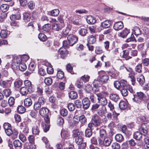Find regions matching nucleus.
<instances>
[{
    "instance_id": "52",
    "label": "nucleus",
    "mask_w": 149,
    "mask_h": 149,
    "mask_svg": "<svg viewBox=\"0 0 149 149\" xmlns=\"http://www.w3.org/2000/svg\"><path fill=\"white\" fill-rule=\"evenodd\" d=\"M28 139L29 142L32 143H34L35 137L32 135H29L28 137Z\"/></svg>"
},
{
    "instance_id": "59",
    "label": "nucleus",
    "mask_w": 149,
    "mask_h": 149,
    "mask_svg": "<svg viewBox=\"0 0 149 149\" xmlns=\"http://www.w3.org/2000/svg\"><path fill=\"white\" fill-rule=\"evenodd\" d=\"M22 84V81L21 80H18L14 83V86L16 88H18L21 86Z\"/></svg>"
},
{
    "instance_id": "3",
    "label": "nucleus",
    "mask_w": 149,
    "mask_h": 149,
    "mask_svg": "<svg viewBox=\"0 0 149 149\" xmlns=\"http://www.w3.org/2000/svg\"><path fill=\"white\" fill-rule=\"evenodd\" d=\"M98 74L100 76V80L102 83H106L109 79V76L103 71L99 72Z\"/></svg>"
},
{
    "instance_id": "14",
    "label": "nucleus",
    "mask_w": 149,
    "mask_h": 149,
    "mask_svg": "<svg viewBox=\"0 0 149 149\" xmlns=\"http://www.w3.org/2000/svg\"><path fill=\"white\" fill-rule=\"evenodd\" d=\"M22 60L21 56H14L13 58L12 61V63H16L17 64H19L22 62Z\"/></svg>"
},
{
    "instance_id": "11",
    "label": "nucleus",
    "mask_w": 149,
    "mask_h": 149,
    "mask_svg": "<svg viewBox=\"0 0 149 149\" xmlns=\"http://www.w3.org/2000/svg\"><path fill=\"white\" fill-rule=\"evenodd\" d=\"M49 112V110L45 107H42L39 110L40 114L42 116H46Z\"/></svg>"
},
{
    "instance_id": "40",
    "label": "nucleus",
    "mask_w": 149,
    "mask_h": 149,
    "mask_svg": "<svg viewBox=\"0 0 149 149\" xmlns=\"http://www.w3.org/2000/svg\"><path fill=\"white\" fill-rule=\"evenodd\" d=\"M0 86L3 88H7L9 86V84L6 81L1 79L0 80Z\"/></svg>"
},
{
    "instance_id": "61",
    "label": "nucleus",
    "mask_w": 149,
    "mask_h": 149,
    "mask_svg": "<svg viewBox=\"0 0 149 149\" xmlns=\"http://www.w3.org/2000/svg\"><path fill=\"white\" fill-rule=\"evenodd\" d=\"M36 92L39 95H41L43 93V88L41 86H38L37 88Z\"/></svg>"
},
{
    "instance_id": "48",
    "label": "nucleus",
    "mask_w": 149,
    "mask_h": 149,
    "mask_svg": "<svg viewBox=\"0 0 149 149\" xmlns=\"http://www.w3.org/2000/svg\"><path fill=\"white\" fill-rule=\"evenodd\" d=\"M27 29L31 31H33L34 26L33 22H31L29 23L27 26Z\"/></svg>"
},
{
    "instance_id": "29",
    "label": "nucleus",
    "mask_w": 149,
    "mask_h": 149,
    "mask_svg": "<svg viewBox=\"0 0 149 149\" xmlns=\"http://www.w3.org/2000/svg\"><path fill=\"white\" fill-rule=\"evenodd\" d=\"M9 8V6L6 4H2L0 7V10L3 12H6Z\"/></svg>"
},
{
    "instance_id": "22",
    "label": "nucleus",
    "mask_w": 149,
    "mask_h": 149,
    "mask_svg": "<svg viewBox=\"0 0 149 149\" xmlns=\"http://www.w3.org/2000/svg\"><path fill=\"white\" fill-rule=\"evenodd\" d=\"M29 91L28 89L25 87H22L20 89V93L23 95H26Z\"/></svg>"
},
{
    "instance_id": "62",
    "label": "nucleus",
    "mask_w": 149,
    "mask_h": 149,
    "mask_svg": "<svg viewBox=\"0 0 149 149\" xmlns=\"http://www.w3.org/2000/svg\"><path fill=\"white\" fill-rule=\"evenodd\" d=\"M104 46L106 50L108 51H110V50L109 49V47L110 42L107 41L104 42Z\"/></svg>"
},
{
    "instance_id": "12",
    "label": "nucleus",
    "mask_w": 149,
    "mask_h": 149,
    "mask_svg": "<svg viewBox=\"0 0 149 149\" xmlns=\"http://www.w3.org/2000/svg\"><path fill=\"white\" fill-rule=\"evenodd\" d=\"M137 81L141 85H143L145 82L144 77L142 74H139L138 75L136 78Z\"/></svg>"
},
{
    "instance_id": "7",
    "label": "nucleus",
    "mask_w": 149,
    "mask_h": 149,
    "mask_svg": "<svg viewBox=\"0 0 149 149\" xmlns=\"http://www.w3.org/2000/svg\"><path fill=\"white\" fill-rule=\"evenodd\" d=\"M64 26V25L63 24L54 23L52 24V30L54 31H59V30L61 29Z\"/></svg>"
},
{
    "instance_id": "20",
    "label": "nucleus",
    "mask_w": 149,
    "mask_h": 149,
    "mask_svg": "<svg viewBox=\"0 0 149 149\" xmlns=\"http://www.w3.org/2000/svg\"><path fill=\"white\" fill-rule=\"evenodd\" d=\"M32 102L30 98H27L24 100V104L27 107H29L32 104Z\"/></svg>"
},
{
    "instance_id": "55",
    "label": "nucleus",
    "mask_w": 149,
    "mask_h": 149,
    "mask_svg": "<svg viewBox=\"0 0 149 149\" xmlns=\"http://www.w3.org/2000/svg\"><path fill=\"white\" fill-rule=\"evenodd\" d=\"M38 37L40 40L43 41H45L47 38L46 36L42 33H40L38 36Z\"/></svg>"
},
{
    "instance_id": "63",
    "label": "nucleus",
    "mask_w": 149,
    "mask_h": 149,
    "mask_svg": "<svg viewBox=\"0 0 149 149\" xmlns=\"http://www.w3.org/2000/svg\"><path fill=\"white\" fill-rule=\"evenodd\" d=\"M57 123L59 125H63L64 123V120L63 118L62 117H58L57 120Z\"/></svg>"
},
{
    "instance_id": "16",
    "label": "nucleus",
    "mask_w": 149,
    "mask_h": 149,
    "mask_svg": "<svg viewBox=\"0 0 149 149\" xmlns=\"http://www.w3.org/2000/svg\"><path fill=\"white\" fill-rule=\"evenodd\" d=\"M92 122L94 126L96 127L100 126L101 123L100 119L97 117H95Z\"/></svg>"
},
{
    "instance_id": "38",
    "label": "nucleus",
    "mask_w": 149,
    "mask_h": 149,
    "mask_svg": "<svg viewBox=\"0 0 149 149\" xmlns=\"http://www.w3.org/2000/svg\"><path fill=\"white\" fill-rule=\"evenodd\" d=\"M115 139L117 141L121 142L123 140V136L120 134H117L115 136Z\"/></svg>"
},
{
    "instance_id": "35",
    "label": "nucleus",
    "mask_w": 149,
    "mask_h": 149,
    "mask_svg": "<svg viewBox=\"0 0 149 149\" xmlns=\"http://www.w3.org/2000/svg\"><path fill=\"white\" fill-rule=\"evenodd\" d=\"M93 84L94 87L96 88L100 86L102 84L101 81L97 79L94 80Z\"/></svg>"
},
{
    "instance_id": "53",
    "label": "nucleus",
    "mask_w": 149,
    "mask_h": 149,
    "mask_svg": "<svg viewBox=\"0 0 149 149\" xmlns=\"http://www.w3.org/2000/svg\"><path fill=\"white\" fill-rule=\"evenodd\" d=\"M17 110L19 113H22L25 112V109L24 106H20L18 107Z\"/></svg>"
},
{
    "instance_id": "13",
    "label": "nucleus",
    "mask_w": 149,
    "mask_h": 149,
    "mask_svg": "<svg viewBox=\"0 0 149 149\" xmlns=\"http://www.w3.org/2000/svg\"><path fill=\"white\" fill-rule=\"evenodd\" d=\"M95 18L91 16H88L86 18V21L89 24H94L96 22Z\"/></svg>"
},
{
    "instance_id": "56",
    "label": "nucleus",
    "mask_w": 149,
    "mask_h": 149,
    "mask_svg": "<svg viewBox=\"0 0 149 149\" xmlns=\"http://www.w3.org/2000/svg\"><path fill=\"white\" fill-rule=\"evenodd\" d=\"M37 102L43 105L46 102L45 99L43 97H40L38 98Z\"/></svg>"
},
{
    "instance_id": "58",
    "label": "nucleus",
    "mask_w": 149,
    "mask_h": 149,
    "mask_svg": "<svg viewBox=\"0 0 149 149\" xmlns=\"http://www.w3.org/2000/svg\"><path fill=\"white\" fill-rule=\"evenodd\" d=\"M90 78V76L89 75H84L81 77V79L84 82H87L88 81Z\"/></svg>"
},
{
    "instance_id": "45",
    "label": "nucleus",
    "mask_w": 149,
    "mask_h": 149,
    "mask_svg": "<svg viewBox=\"0 0 149 149\" xmlns=\"http://www.w3.org/2000/svg\"><path fill=\"white\" fill-rule=\"evenodd\" d=\"M57 77L60 79H62L64 77V74L63 72L61 70H58L57 74Z\"/></svg>"
},
{
    "instance_id": "64",
    "label": "nucleus",
    "mask_w": 149,
    "mask_h": 149,
    "mask_svg": "<svg viewBox=\"0 0 149 149\" xmlns=\"http://www.w3.org/2000/svg\"><path fill=\"white\" fill-rule=\"evenodd\" d=\"M119 106L120 109H124L126 107L127 105L125 102L122 101L120 102Z\"/></svg>"
},
{
    "instance_id": "4",
    "label": "nucleus",
    "mask_w": 149,
    "mask_h": 149,
    "mask_svg": "<svg viewBox=\"0 0 149 149\" xmlns=\"http://www.w3.org/2000/svg\"><path fill=\"white\" fill-rule=\"evenodd\" d=\"M68 44L70 46H73L76 43L78 40V38L73 34L69 35L67 37Z\"/></svg>"
},
{
    "instance_id": "57",
    "label": "nucleus",
    "mask_w": 149,
    "mask_h": 149,
    "mask_svg": "<svg viewBox=\"0 0 149 149\" xmlns=\"http://www.w3.org/2000/svg\"><path fill=\"white\" fill-rule=\"evenodd\" d=\"M45 83L47 85H50L52 83V79L49 77L46 78L45 79Z\"/></svg>"
},
{
    "instance_id": "15",
    "label": "nucleus",
    "mask_w": 149,
    "mask_h": 149,
    "mask_svg": "<svg viewBox=\"0 0 149 149\" xmlns=\"http://www.w3.org/2000/svg\"><path fill=\"white\" fill-rule=\"evenodd\" d=\"M32 132L33 134L38 135L40 132L39 127L36 125H34L32 128Z\"/></svg>"
},
{
    "instance_id": "28",
    "label": "nucleus",
    "mask_w": 149,
    "mask_h": 149,
    "mask_svg": "<svg viewBox=\"0 0 149 149\" xmlns=\"http://www.w3.org/2000/svg\"><path fill=\"white\" fill-rule=\"evenodd\" d=\"M73 136L75 138L82 136V133L80 132L78 130H74L73 131Z\"/></svg>"
},
{
    "instance_id": "5",
    "label": "nucleus",
    "mask_w": 149,
    "mask_h": 149,
    "mask_svg": "<svg viewBox=\"0 0 149 149\" xmlns=\"http://www.w3.org/2000/svg\"><path fill=\"white\" fill-rule=\"evenodd\" d=\"M59 53L61 57L64 59L66 58L68 54V52L65 47H61L58 50Z\"/></svg>"
},
{
    "instance_id": "34",
    "label": "nucleus",
    "mask_w": 149,
    "mask_h": 149,
    "mask_svg": "<svg viewBox=\"0 0 149 149\" xmlns=\"http://www.w3.org/2000/svg\"><path fill=\"white\" fill-rule=\"evenodd\" d=\"M79 34L82 36H85L87 33V31L85 28H81L79 31Z\"/></svg>"
},
{
    "instance_id": "33",
    "label": "nucleus",
    "mask_w": 149,
    "mask_h": 149,
    "mask_svg": "<svg viewBox=\"0 0 149 149\" xmlns=\"http://www.w3.org/2000/svg\"><path fill=\"white\" fill-rule=\"evenodd\" d=\"M102 47L99 46H96L95 48V52L97 54H100L103 53Z\"/></svg>"
},
{
    "instance_id": "54",
    "label": "nucleus",
    "mask_w": 149,
    "mask_h": 149,
    "mask_svg": "<svg viewBox=\"0 0 149 149\" xmlns=\"http://www.w3.org/2000/svg\"><path fill=\"white\" fill-rule=\"evenodd\" d=\"M3 93L4 96L6 97L9 96L11 93L10 90L9 89L4 90Z\"/></svg>"
},
{
    "instance_id": "46",
    "label": "nucleus",
    "mask_w": 149,
    "mask_h": 149,
    "mask_svg": "<svg viewBox=\"0 0 149 149\" xmlns=\"http://www.w3.org/2000/svg\"><path fill=\"white\" fill-rule=\"evenodd\" d=\"M111 147L112 149H120V145L118 143L114 142L111 144Z\"/></svg>"
},
{
    "instance_id": "25",
    "label": "nucleus",
    "mask_w": 149,
    "mask_h": 149,
    "mask_svg": "<svg viewBox=\"0 0 149 149\" xmlns=\"http://www.w3.org/2000/svg\"><path fill=\"white\" fill-rule=\"evenodd\" d=\"M109 97L110 99L115 102H117L119 100V96L116 94H111Z\"/></svg>"
},
{
    "instance_id": "47",
    "label": "nucleus",
    "mask_w": 149,
    "mask_h": 149,
    "mask_svg": "<svg viewBox=\"0 0 149 149\" xmlns=\"http://www.w3.org/2000/svg\"><path fill=\"white\" fill-rule=\"evenodd\" d=\"M67 107L70 111H73L75 109V105L72 103H70L68 104Z\"/></svg>"
},
{
    "instance_id": "49",
    "label": "nucleus",
    "mask_w": 149,
    "mask_h": 149,
    "mask_svg": "<svg viewBox=\"0 0 149 149\" xmlns=\"http://www.w3.org/2000/svg\"><path fill=\"white\" fill-rule=\"evenodd\" d=\"M59 13V10L58 9H55L52 10L51 12L52 16H57Z\"/></svg>"
},
{
    "instance_id": "21",
    "label": "nucleus",
    "mask_w": 149,
    "mask_h": 149,
    "mask_svg": "<svg viewBox=\"0 0 149 149\" xmlns=\"http://www.w3.org/2000/svg\"><path fill=\"white\" fill-rule=\"evenodd\" d=\"M134 138L136 140H140L142 137V133L139 132H136L134 133Z\"/></svg>"
},
{
    "instance_id": "43",
    "label": "nucleus",
    "mask_w": 149,
    "mask_h": 149,
    "mask_svg": "<svg viewBox=\"0 0 149 149\" xmlns=\"http://www.w3.org/2000/svg\"><path fill=\"white\" fill-rule=\"evenodd\" d=\"M142 65L141 64H138L135 67V70L138 73H141L142 71Z\"/></svg>"
},
{
    "instance_id": "31",
    "label": "nucleus",
    "mask_w": 149,
    "mask_h": 149,
    "mask_svg": "<svg viewBox=\"0 0 149 149\" xmlns=\"http://www.w3.org/2000/svg\"><path fill=\"white\" fill-rule=\"evenodd\" d=\"M20 18L21 15L19 14H17L16 15H12L10 16V18L12 21L19 20L20 19Z\"/></svg>"
},
{
    "instance_id": "27",
    "label": "nucleus",
    "mask_w": 149,
    "mask_h": 149,
    "mask_svg": "<svg viewBox=\"0 0 149 149\" xmlns=\"http://www.w3.org/2000/svg\"><path fill=\"white\" fill-rule=\"evenodd\" d=\"M100 136L101 138H104L107 136V133L105 130L100 128Z\"/></svg>"
},
{
    "instance_id": "39",
    "label": "nucleus",
    "mask_w": 149,
    "mask_h": 149,
    "mask_svg": "<svg viewBox=\"0 0 149 149\" xmlns=\"http://www.w3.org/2000/svg\"><path fill=\"white\" fill-rule=\"evenodd\" d=\"M18 67L19 70L22 71H25L27 68L26 64L22 62L19 64Z\"/></svg>"
},
{
    "instance_id": "10",
    "label": "nucleus",
    "mask_w": 149,
    "mask_h": 149,
    "mask_svg": "<svg viewBox=\"0 0 149 149\" xmlns=\"http://www.w3.org/2000/svg\"><path fill=\"white\" fill-rule=\"evenodd\" d=\"M130 32V31L125 28L119 33L118 36L120 37L124 38L126 37Z\"/></svg>"
},
{
    "instance_id": "44",
    "label": "nucleus",
    "mask_w": 149,
    "mask_h": 149,
    "mask_svg": "<svg viewBox=\"0 0 149 149\" xmlns=\"http://www.w3.org/2000/svg\"><path fill=\"white\" fill-rule=\"evenodd\" d=\"M80 122L82 124H84L86 122V118L84 115L80 116L79 122Z\"/></svg>"
},
{
    "instance_id": "8",
    "label": "nucleus",
    "mask_w": 149,
    "mask_h": 149,
    "mask_svg": "<svg viewBox=\"0 0 149 149\" xmlns=\"http://www.w3.org/2000/svg\"><path fill=\"white\" fill-rule=\"evenodd\" d=\"M124 27L123 23L121 22H116L113 25V28L116 31H119L122 29Z\"/></svg>"
},
{
    "instance_id": "37",
    "label": "nucleus",
    "mask_w": 149,
    "mask_h": 149,
    "mask_svg": "<svg viewBox=\"0 0 149 149\" xmlns=\"http://www.w3.org/2000/svg\"><path fill=\"white\" fill-rule=\"evenodd\" d=\"M13 144L16 148H20L22 147V143L21 142L18 140H15L13 142Z\"/></svg>"
},
{
    "instance_id": "17",
    "label": "nucleus",
    "mask_w": 149,
    "mask_h": 149,
    "mask_svg": "<svg viewBox=\"0 0 149 149\" xmlns=\"http://www.w3.org/2000/svg\"><path fill=\"white\" fill-rule=\"evenodd\" d=\"M111 25V22L108 20H106L102 22L101 24V26L104 28H108L110 27Z\"/></svg>"
},
{
    "instance_id": "23",
    "label": "nucleus",
    "mask_w": 149,
    "mask_h": 149,
    "mask_svg": "<svg viewBox=\"0 0 149 149\" xmlns=\"http://www.w3.org/2000/svg\"><path fill=\"white\" fill-rule=\"evenodd\" d=\"M87 40L89 44H93L96 42V39L94 36L91 35L88 37Z\"/></svg>"
},
{
    "instance_id": "18",
    "label": "nucleus",
    "mask_w": 149,
    "mask_h": 149,
    "mask_svg": "<svg viewBox=\"0 0 149 149\" xmlns=\"http://www.w3.org/2000/svg\"><path fill=\"white\" fill-rule=\"evenodd\" d=\"M71 26L70 25H68L65 29H64L62 33V35L65 36L68 34L69 32L71 30Z\"/></svg>"
},
{
    "instance_id": "36",
    "label": "nucleus",
    "mask_w": 149,
    "mask_h": 149,
    "mask_svg": "<svg viewBox=\"0 0 149 149\" xmlns=\"http://www.w3.org/2000/svg\"><path fill=\"white\" fill-rule=\"evenodd\" d=\"M129 53L128 52L127 50H124L121 53L120 56L123 58H125V60H127L129 58H128V56Z\"/></svg>"
},
{
    "instance_id": "60",
    "label": "nucleus",
    "mask_w": 149,
    "mask_h": 149,
    "mask_svg": "<svg viewBox=\"0 0 149 149\" xmlns=\"http://www.w3.org/2000/svg\"><path fill=\"white\" fill-rule=\"evenodd\" d=\"M44 31H49L50 29V25L48 24H45L42 27Z\"/></svg>"
},
{
    "instance_id": "9",
    "label": "nucleus",
    "mask_w": 149,
    "mask_h": 149,
    "mask_svg": "<svg viewBox=\"0 0 149 149\" xmlns=\"http://www.w3.org/2000/svg\"><path fill=\"white\" fill-rule=\"evenodd\" d=\"M107 112L106 107L103 106H101L97 110V113L99 116H102L105 114Z\"/></svg>"
},
{
    "instance_id": "6",
    "label": "nucleus",
    "mask_w": 149,
    "mask_h": 149,
    "mask_svg": "<svg viewBox=\"0 0 149 149\" xmlns=\"http://www.w3.org/2000/svg\"><path fill=\"white\" fill-rule=\"evenodd\" d=\"M83 108L85 109H87L89 107L90 105V101L88 98H85L82 100Z\"/></svg>"
},
{
    "instance_id": "51",
    "label": "nucleus",
    "mask_w": 149,
    "mask_h": 149,
    "mask_svg": "<svg viewBox=\"0 0 149 149\" xmlns=\"http://www.w3.org/2000/svg\"><path fill=\"white\" fill-rule=\"evenodd\" d=\"M85 89L87 92L89 93L92 90V88L90 84H88L85 85Z\"/></svg>"
},
{
    "instance_id": "42",
    "label": "nucleus",
    "mask_w": 149,
    "mask_h": 149,
    "mask_svg": "<svg viewBox=\"0 0 149 149\" xmlns=\"http://www.w3.org/2000/svg\"><path fill=\"white\" fill-rule=\"evenodd\" d=\"M42 105L37 101L35 102L34 104L33 109L36 111L38 110L41 109V106Z\"/></svg>"
},
{
    "instance_id": "32",
    "label": "nucleus",
    "mask_w": 149,
    "mask_h": 149,
    "mask_svg": "<svg viewBox=\"0 0 149 149\" xmlns=\"http://www.w3.org/2000/svg\"><path fill=\"white\" fill-rule=\"evenodd\" d=\"M23 15L24 21L26 22L29 21L31 18L30 14L28 13H24Z\"/></svg>"
},
{
    "instance_id": "1",
    "label": "nucleus",
    "mask_w": 149,
    "mask_h": 149,
    "mask_svg": "<svg viewBox=\"0 0 149 149\" xmlns=\"http://www.w3.org/2000/svg\"><path fill=\"white\" fill-rule=\"evenodd\" d=\"M145 98V95L143 93L140 92L137 93V95H134V97L133 99L137 103H140L143 101Z\"/></svg>"
},
{
    "instance_id": "2",
    "label": "nucleus",
    "mask_w": 149,
    "mask_h": 149,
    "mask_svg": "<svg viewBox=\"0 0 149 149\" xmlns=\"http://www.w3.org/2000/svg\"><path fill=\"white\" fill-rule=\"evenodd\" d=\"M97 97L98 102L101 104V106H104L106 105L107 103V101L106 98L103 97L101 93H95Z\"/></svg>"
},
{
    "instance_id": "50",
    "label": "nucleus",
    "mask_w": 149,
    "mask_h": 149,
    "mask_svg": "<svg viewBox=\"0 0 149 149\" xmlns=\"http://www.w3.org/2000/svg\"><path fill=\"white\" fill-rule=\"evenodd\" d=\"M36 66L35 63L33 62H31L29 66V68L31 71H34Z\"/></svg>"
},
{
    "instance_id": "30",
    "label": "nucleus",
    "mask_w": 149,
    "mask_h": 149,
    "mask_svg": "<svg viewBox=\"0 0 149 149\" xmlns=\"http://www.w3.org/2000/svg\"><path fill=\"white\" fill-rule=\"evenodd\" d=\"M61 137L65 139H68L69 138V135L67 131L62 130L61 133Z\"/></svg>"
},
{
    "instance_id": "26",
    "label": "nucleus",
    "mask_w": 149,
    "mask_h": 149,
    "mask_svg": "<svg viewBox=\"0 0 149 149\" xmlns=\"http://www.w3.org/2000/svg\"><path fill=\"white\" fill-rule=\"evenodd\" d=\"M104 139V145L105 146H109L111 143V139L109 138L105 137Z\"/></svg>"
},
{
    "instance_id": "24",
    "label": "nucleus",
    "mask_w": 149,
    "mask_h": 149,
    "mask_svg": "<svg viewBox=\"0 0 149 149\" xmlns=\"http://www.w3.org/2000/svg\"><path fill=\"white\" fill-rule=\"evenodd\" d=\"M69 97L71 99H76L77 97V95L76 92L74 91H71L68 93Z\"/></svg>"
},
{
    "instance_id": "41",
    "label": "nucleus",
    "mask_w": 149,
    "mask_h": 149,
    "mask_svg": "<svg viewBox=\"0 0 149 149\" xmlns=\"http://www.w3.org/2000/svg\"><path fill=\"white\" fill-rule=\"evenodd\" d=\"M83 139L82 138V136L77 137L75 138V141L77 144L78 145H80L82 144Z\"/></svg>"
},
{
    "instance_id": "19",
    "label": "nucleus",
    "mask_w": 149,
    "mask_h": 149,
    "mask_svg": "<svg viewBox=\"0 0 149 149\" xmlns=\"http://www.w3.org/2000/svg\"><path fill=\"white\" fill-rule=\"evenodd\" d=\"M148 125L145 123H143L141 126V130L142 132L144 133V135H146L148 132Z\"/></svg>"
}]
</instances>
